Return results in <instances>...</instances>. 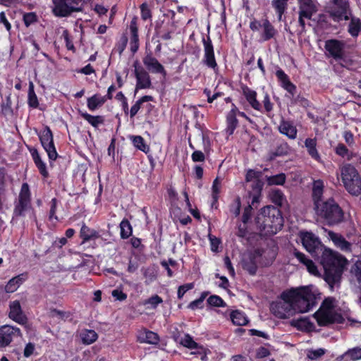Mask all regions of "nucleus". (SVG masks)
I'll list each match as a JSON object with an SVG mask.
<instances>
[{
	"mask_svg": "<svg viewBox=\"0 0 361 361\" xmlns=\"http://www.w3.org/2000/svg\"><path fill=\"white\" fill-rule=\"evenodd\" d=\"M262 176V172L250 169L246 174V182H254L256 179H259Z\"/></svg>",
	"mask_w": 361,
	"mask_h": 361,
	"instance_id": "nucleus-50",
	"label": "nucleus"
},
{
	"mask_svg": "<svg viewBox=\"0 0 361 361\" xmlns=\"http://www.w3.org/2000/svg\"><path fill=\"white\" fill-rule=\"evenodd\" d=\"M82 116L93 127L97 128L99 125L104 123V119L102 116H92L87 113H82Z\"/></svg>",
	"mask_w": 361,
	"mask_h": 361,
	"instance_id": "nucleus-36",
	"label": "nucleus"
},
{
	"mask_svg": "<svg viewBox=\"0 0 361 361\" xmlns=\"http://www.w3.org/2000/svg\"><path fill=\"white\" fill-rule=\"evenodd\" d=\"M105 102V97H101L98 94H94V96L87 99V106L90 110L94 111L98 107L101 106Z\"/></svg>",
	"mask_w": 361,
	"mask_h": 361,
	"instance_id": "nucleus-30",
	"label": "nucleus"
},
{
	"mask_svg": "<svg viewBox=\"0 0 361 361\" xmlns=\"http://www.w3.org/2000/svg\"><path fill=\"white\" fill-rule=\"evenodd\" d=\"M325 353V350L323 348H319L317 350H307V356L310 360H317Z\"/></svg>",
	"mask_w": 361,
	"mask_h": 361,
	"instance_id": "nucleus-48",
	"label": "nucleus"
},
{
	"mask_svg": "<svg viewBox=\"0 0 361 361\" xmlns=\"http://www.w3.org/2000/svg\"><path fill=\"white\" fill-rule=\"evenodd\" d=\"M293 255L298 259L300 263L303 264L306 267L307 271L311 274L314 276L319 275L317 266L311 259L307 258L305 254L295 249L293 252Z\"/></svg>",
	"mask_w": 361,
	"mask_h": 361,
	"instance_id": "nucleus-20",
	"label": "nucleus"
},
{
	"mask_svg": "<svg viewBox=\"0 0 361 361\" xmlns=\"http://www.w3.org/2000/svg\"><path fill=\"white\" fill-rule=\"evenodd\" d=\"M9 309L8 317L10 319L21 325H27V317L24 314L18 300L11 302Z\"/></svg>",
	"mask_w": 361,
	"mask_h": 361,
	"instance_id": "nucleus-16",
	"label": "nucleus"
},
{
	"mask_svg": "<svg viewBox=\"0 0 361 361\" xmlns=\"http://www.w3.org/2000/svg\"><path fill=\"white\" fill-rule=\"evenodd\" d=\"M16 336H21L20 329L11 325L2 326L0 328V347L8 345Z\"/></svg>",
	"mask_w": 361,
	"mask_h": 361,
	"instance_id": "nucleus-15",
	"label": "nucleus"
},
{
	"mask_svg": "<svg viewBox=\"0 0 361 361\" xmlns=\"http://www.w3.org/2000/svg\"><path fill=\"white\" fill-rule=\"evenodd\" d=\"M317 295L319 294L312 286L293 288L283 293L284 298L290 302L295 313L307 312L312 309L316 304Z\"/></svg>",
	"mask_w": 361,
	"mask_h": 361,
	"instance_id": "nucleus-2",
	"label": "nucleus"
},
{
	"mask_svg": "<svg viewBox=\"0 0 361 361\" xmlns=\"http://www.w3.org/2000/svg\"><path fill=\"white\" fill-rule=\"evenodd\" d=\"M28 104L32 108H37L39 105L37 97L34 91V84L32 81L29 82Z\"/></svg>",
	"mask_w": 361,
	"mask_h": 361,
	"instance_id": "nucleus-38",
	"label": "nucleus"
},
{
	"mask_svg": "<svg viewBox=\"0 0 361 361\" xmlns=\"http://www.w3.org/2000/svg\"><path fill=\"white\" fill-rule=\"evenodd\" d=\"M299 18L298 23L302 27V30H305V23L304 18L310 20L318 9L316 4L312 0H298Z\"/></svg>",
	"mask_w": 361,
	"mask_h": 361,
	"instance_id": "nucleus-9",
	"label": "nucleus"
},
{
	"mask_svg": "<svg viewBox=\"0 0 361 361\" xmlns=\"http://www.w3.org/2000/svg\"><path fill=\"white\" fill-rule=\"evenodd\" d=\"M33 159L35 161V163L36 166H37L39 171H40L41 174L44 177H47L48 176V171L46 168L45 164L42 161L38 152L36 151L34 153H32Z\"/></svg>",
	"mask_w": 361,
	"mask_h": 361,
	"instance_id": "nucleus-39",
	"label": "nucleus"
},
{
	"mask_svg": "<svg viewBox=\"0 0 361 361\" xmlns=\"http://www.w3.org/2000/svg\"><path fill=\"white\" fill-rule=\"evenodd\" d=\"M113 297L116 298V300L122 301L126 299L127 295L126 293H123L121 290L118 289L114 290L112 291Z\"/></svg>",
	"mask_w": 361,
	"mask_h": 361,
	"instance_id": "nucleus-60",
	"label": "nucleus"
},
{
	"mask_svg": "<svg viewBox=\"0 0 361 361\" xmlns=\"http://www.w3.org/2000/svg\"><path fill=\"white\" fill-rule=\"evenodd\" d=\"M35 345L32 343H29L25 345L24 349V356L26 357H30L34 352Z\"/></svg>",
	"mask_w": 361,
	"mask_h": 361,
	"instance_id": "nucleus-62",
	"label": "nucleus"
},
{
	"mask_svg": "<svg viewBox=\"0 0 361 361\" xmlns=\"http://www.w3.org/2000/svg\"><path fill=\"white\" fill-rule=\"evenodd\" d=\"M231 319L233 324L237 326H244L248 323L247 317L238 310L233 311L231 313Z\"/></svg>",
	"mask_w": 361,
	"mask_h": 361,
	"instance_id": "nucleus-29",
	"label": "nucleus"
},
{
	"mask_svg": "<svg viewBox=\"0 0 361 361\" xmlns=\"http://www.w3.org/2000/svg\"><path fill=\"white\" fill-rule=\"evenodd\" d=\"M252 183V191L251 192L261 193V190L264 185L263 182L259 178Z\"/></svg>",
	"mask_w": 361,
	"mask_h": 361,
	"instance_id": "nucleus-57",
	"label": "nucleus"
},
{
	"mask_svg": "<svg viewBox=\"0 0 361 361\" xmlns=\"http://www.w3.org/2000/svg\"><path fill=\"white\" fill-rule=\"evenodd\" d=\"M243 269L247 270L250 274L253 275L256 273L257 266L250 260V262H245L243 263Z\"/></svg>",
	"mask_w": 361,
	"mask_h": 361,
	"instance_id": "nucleus-54",
	"label": "nucleus"
},
{
	"mask_svg": "<svg viewBox=\"0 0 361 361\" xmlns=\"http://www.w3.org/2000/svg\"><path fill=\"white\" fill-rule=\"evenodd\" d=\"M262 27L264 30L262 34L264 40H269L275 35L276 30L268 20L264 21Z\"/></svg>",
	"mask_w": 361,
	"mask_h": 361,
	"instance_id": "nucleus-31",
	"label": "nucleus"
},
{
	"mask_svg": "<svg viewBox=\"0 0 361 361\" xmlns=\"http://www.w3.org/2000/svg\"><path fill=\"white\" fill-rule=\"evenodd\" d=\"M329 236L338 247L345 251L350 250V244L341 235L333 231H329Z\"/></svg>",
	"mask_w": 361,
	"mask_h": 361,
	"instance_id": "nucleus-23",
	"label": "nucleus"
},
{
	"mask_svg": "<svg viewBox=\"0 0 361 361\" xmlns=\"http://www.w3.org/2000/svg\"><path fill=\"white\" fill-rule=\"evenodd\" d=\"M276 75L279 80L281 82V86H283L284 84H286L290 82V80L288 77V75L284 73L282 70H278L276 73Z\"/></svg>",
	"mask_w": 361,
	"mask_h": 361,
	"instance_id": "nucleus-56",
	"label": "nucleus"
},
{
	"mask_svg": "<svg viewBox=\"0 0 361 361\" xmlns=\"http://www.w3.org/2000/svg\"><path fill=\"white\" fill-rule=\"evenodd\" d=\"M344 357H348L352 360H357L361 359V348H354L349 349L343 355Z\"/></svg>",
	"mask_w": 361,
	"mask_h": 361,
	"instance_id": "nucleus-45",
	"label": "nucleus"
},
{
	"mask_svg": "<svg viewBox=\"0 0 361 361\" xmlns=\"http://www.w3.org/2000/svg\"><path fill=\"white\" fill-rule=\"evenodd\" d=\"M283 301L274 302L271 304L270 310L273 314L280 319L289 318L293 316L295 312L290 302L286 300L282 294Z\"/></svg>",
	"mask_w": 361,
	"mask_h": 361,
	"instance_id": "nucleus-10",
	"label": "nucleus"
},
{
	"mask_svg": "<svg viewBox=\"0 0 361 361\" xmlns=\"http://www.w3.org/2000/svg\"><path fill=\"white\" fill-rule=\"evenodd\" d=\"M2 113L4 115H10L12 114L11 101L10 97L6 98V102L2 104Z\"/></svg>",
	"mask_w": 361,
	"mask_h": 361,
	"instance_id": "nucleus-55",
	"label": "nucleus"
},
{
	"mask_svg": "<svg viewBox=\"0 0 361 361\" xmlns=\"http://www.w3.org/2000/svg\"><path fill=\"white\" fill-rule=\"evenodd\" d=\"M300 238L303 247L310 253L315 252L321 247V243L319 238L311 232L301 231L300 232Z\"/></svg>",
	"mask_w": 361,
	"mask_h": 361,
	"instance_id": "nucleus-14",
	"label": "nucleus"
},
{
	"mask_svg": "<svg viewBox=\"0 0 361 361\" xmlns=\"http://www.w3.org/2000/svg\"><path fill=\"white\" fill-rule=\"evenodd\" d=\"M349 20H350V22L348 26V32L351 36L356 37L361 31V20L360 18L353 16L352 13Z\"/></svg>",
	"mask_w": 361,
	"mask_h": 361,
	"instance_id": "nucleus-28",
	"label": "nucleus"
},
{
	"mask_svg": "<svg viewBox=\"0 0 361 361\" xmlns=\"http://www.w3.org/2000/svg\"><path fill=\"white\" fill-rule=\"evenodd\" d=\"M288 0H273L272 6L279 14V20H281L282 15L285 12Z\"/></svg>",
	"mask_w": 361,
	"mask_h": 361,
	"instance_id": "nucleus-35",
	"label": "nucleus"
},
{
	"mask_svg": "<svg viewBox=\"0 0 361 361\" xmlns=\"http://www.w3.org/2000/svg\"><path fill=\"white\" fill-rule=\"evenodd\" d=\"M207 302L214 307H225L226 305L222 298L216 295H211L207 299Z\"/></svg>",
	"mask_w": 361,
	"mask_h": 361,
	"instance_id": "nucleus-46",
	"label": "nucleus"
},
{
	"mask_svg": "<svg viewBox=\"0 0 361 361\" xmlns=\"http://www.w3.org/2000/svg\"><path fill=\"white\" fill-rule=\"evenodd\" d=\"M335 152L336 154L345 158L347 160H351L354 157L355 154L349 151L343 144H338L335 148Z\"/></svg>",
	"mask_w": 361,
	"mask_h": 361,
	"instance_id": "nucleus-34",
	"label": "nucleus"
},
{
	"mask_svg": "<svg viewBox=\"0 0 361 361\" xmlns=\"http://www.w3.org/2000/svg\"><path fill=\"white\" fill-rule=\"evenodd\" d=\"M136 21H137V18L135 17L132 20V21L130 23V30L131 34H132V35H134L135 39L136 38V35H138V29H137Z\"/></svg>",
	"mask_w": 361,
	"mask_h": 361,
	"instance_id": "nucleus-61",
	"label": "nucleus"
},
{
	"mask_svg": "<svg viewBox=\"0 0 361 361\" xmlns=\"http://www.w3.org/2000/svg\"><path fill=\"white\" fill-rule=\"evenodd\" d=\"M192 159L193 161H204L205 159L204 154L200 150H196L192 154Z\"/></svg>",
	"mask_w": 361,
	"mask_h": 361,
	"instance_id": "nucleus-58",
	"label": "nucleus"
},
{
	"mask_svg": "<svg viewBox=\"0 0 361 361\" xmlns=\"http://www.w3.org/2000/svg\"><path fill=\"white\" fill-rule=\"evenodd\" d=\"M227 123L228 126L226 128V133L228 134V135H231L238 126V120L236 118L235 109H231V111L228 114Z\"/></svg>",
	"mask_w": 361,
	"mask_h": 361,
	"instance_id": "nucleus-26",
	"label": "nucleus"
},
{
	"mask_svg": "<svg viewBox=\"0 0 361 361\" xmlns=\"http://www.w3.org/2000/svg\"><path fill=\"white\" fill-rule=\"evenodd\" d=\"M121 237L126 239L132 234V228L129 221L126 219L123 220L120 224Z\"/></svg>",
	"mask_w": 361,
	"mask_h": 361,
	"instance_id": "nucleus-41",
	"label": "nucleus"
},
{
	"mask_svg": "<svg viewBox=\"0 0 361 361\" xmlns=\"http://www.w3.org/2000/svg\"><path fill=\"white\" fill-rule=\"evenodd\" d=\"M341 177L345 188L353 195L361 193V178L356 169L351 164L340 167Z\"/></svg>",
	"mask_w": 361,
	"mask_h": 361,
	"instance_id": "nucleus-4",
	"label": "nucleus"
},
{
	"mask_svg": "<svg viewBox=\"0 0 361 361\" xmlns=\"http://www.w3.org/2000/svg\"><path fill=\"white\" fill-rule=\"evenodd\" d=\"M30 209V192L29 185L27 183L22 185L19 194L18 202L14 209V214L16 216H23L25 212Z\"/></svg>",
	"mask_w": 361,
	"mask_h": 361,
	"instance_id": "nucleus-11",
	"label": "nucleus"
},
{
	"mask_svg": "<svg viewBox=\"0 0 361 361\" xmlns=\"http://www.w3.org/2000/svg\"><path fill=\"white\" fill-rule=\"evenodd\" d=\"M279 130L290 139H295L296 137V127L290 121L282 120L279 126Z\"/></svg>",
	"mask_w": 361,
	"mask_h": 361,
	"instance_id": "nucleus-21",
	"label": "nucleus"
},
{
	"mask_svg": "<svg viewBox=\"0 0 361 361\" xmlns=\"http://www.w3.org/2000/svg\"><path fill=\"white\" fill-rule=\"evenodd\" d=\"M133 66L135 68V75L137 80L135 90L149 88L152 83L149 73L140 66L138 61H135Z\"/></svg>",
	"mask_w": 361,
	"mask_h": 361,
	"instance_id": "nucleus-13",
	"label": "nucleus"
},
{
	"mask_svg": "<svg viewBox=\"0 0 361 361\" xmlns=\"http://www.w3.org/2000/svg\"><path fill=\"white\" fill-rule=\"evenodd\" d=\"M204 48V62L210 68H215L216 63L214 58L213 45L209 37L203 39Z\"/></svg>",
	"mask_w": 361,
	"mask_h": 361,
	"instance_id": "nucleus-19",
	"label": "nucleus"
},
{
	"mask_svg": "<svg viewBox=\"0 0 361 361\" xmlns=\"http://www.w3.org/2000/svg\"><path fill=\"white\" fill-rule=\"evenodd\" d=\"M323 188L324 185L322 180H318L314 182L312 188V198L314 203V209L317 206L320 205L323 202L321 200L323 194Z\"/></svg>",
	"mask_w": 361,
	"mask_h": 361,
	"instance_id": "nucleus-22",
	"label": "nucleus"
},
{
	"mask_svg": "<svg viewBox=\"0 0 361 361\" xmlns=\"http://www.w3.org/2000/svg\"><path fill=\"white\" fill-rule=\"evenodd\" d=\"M180 344L190 349H197L199 348L198 344L195 342L192 338L188 334L185 335L181 339Z\"/></svg>",
	"mask_w": 361,
	"mask_h": 361,
	"instance_id": "nucleus-44",
	"label": "nucleus"
},
{
	"mask_svg": "<svg viewBox=\"0 0 361 361\" xmlns=\"http://www.w3.org/2000/svg\"><path fill=\"white\" fill-rule=\"evenodd\" d=\"M290 323L298 329L305 331H310L314 326L313 324L310 322L307 317H300L297 319H293Z\"/></svg>",
	"mask_w": 361,
	"mask_h": 361,
	"instance_id": "nucleus-27",
	"label": "nucleus"
},
{
	"mask_svg": "<svg viewBox=\"0 0 361 361\" xmlns=\"http://www.w3.org/2000/svg\"><path fill=\"white\" fill-rule=\"evenodd\" d=\"M163 302L162 299L157 295H153L144 302V305H150L153 308Z\"/></svg>",
	"mask_w": 361,
	"mask_h": 361,
	"instance_id": "nucleus-51",
	"label": "nucleus"
},
{
	"mask_svg": "<svg viewBox=\"0 0 361 361\" xmlns=\"http://www.w3.org/2000/svg\"><path fill=\"white\" fill-rule=\"evenodd\" d=\"M194 284L192 283L184 284L183 286H179L178 290V298L179 299L182 298L184 294L189 290L193 288Z\"/></svg>",
	"mask_w": 361,
	"mask_h": 361,
	"instance_id": "nucleus-53",
	"label": "nucleus"
},
{
	"mask_svg": "<svg viewBox=\"0 0 361 361\" xmlns=\"http://www.w3.org/2000/svg\"><path fill=\"white\" fill-rule=\"evenodd\" d=\"M347 260L337 252L324 249L321 257V264L324 269V280L331 290L340 285L343 268Z\"/></svg>",
	"mask_w": 361,
	"mask_h": 361,
	"instance_id": "nucleus-1",
	"label": "nucleus"
},
{
	"mask_svg": "<svg viewBox=\"0 0 361 361\" xmlns=\"http://www.w3.org/2000/svg\"><path fill=\"white\" fill-rule=\"evenodd\" d=\"M270 354L269 350L264 347L259 348L257 351V357L259 358H263L269 356Z\"/></svg>",
	"mask_w": 361,
	"mask_h": 361,
	"instance_id": "nucleus-63",
	"label": "nucleus"
},
{
	"mask_svg": "<svg viewBox=\"0 0 361 361\" xmlns=\"http://www.w3.org/2000/svg\"><path fill=\"white\" fill-rule=\"evenodd\" d=\"M80 337L84 344L90 345L97 341L98 335L94 330L83 329L80 334Z\"/></svg>",
	"mask_w": 361,
	"mask_h": 361,
	"instance_id": "nucleus-24",
	"label": "nucleus"
},
{
	"mask_svg": "<svg viewBox=\"0 0 361 361\" xmlns=\"http://www.w3.org/2000/svg\"><path fill=\"white\" fill-rule=\"evenodd\" d=\"M271 201L276 205L281 207L286 201L283 193L278 189L272 190L270 192Z\"/></svg>",
	"mask_w": 361,
	"mask_h": 361,
	"instance_id": "nucleus-33",
	"label": "nucleus"
},
{
	"mask_svg": "<svg viewBox=\"0 0 361 361\" xmlns=\"http://www.w3.org/2000/svg\"><path fill=\"white\" fill-rule=\"evenodd\" d=\"M141 9V17L142 19L146 20L147 19H150L152 18V13L150 9L148 8V6L146 3H143L140 6Z\"/></svg>",
	"mask_w": 361,
	"mask_h": 361,
	"instance_id": "nucleus-52",
	"label": "nucleus"
},
{
	"mask_svg": "<svg viewBox=\"0 0 361 361\" xmlns=\"http://www.w3.org/2000/svg\"><path fill=\"white\" fill-rule=\"evenodd\" d=\"M305 147L308 149L309 154L314 159H317L319 157V154L316 149V140L307 138L305 140Z\"/></svg>",
	"mask_w": 361,
	"mask_h": 361,
	"instance_id": "nucleus-42",
	"label": "nucleus"
},
{
	"mask_svg": "<svg viewBox=\"0 0 361 361\" xmlns=\"http://www.w3.org/2000/svg\"><path fill=\"white\" fill-rule=\"evenodd\" d=\"M23 280L20 276L11 279L5 286V290L7 293L15 292L20 285L22 283Z\"/></svg>",
	"mask_w": 361,
	"mask_h": 361,
	"instance_id": "nucleus-37",
	"label": "nucleus"
},
{
	"mask_svg": "<svg viewBox=\"0 0 361 361\" xmlns=\"http://www.w3.org/2000/svg\"><path fill=\"white\" fill-rule=\"evenodd\" d=\"M263 213L267 214L263 221L265 228L269 227L271 233H276L282 228L283 219L279 209L274 207H267L264 209Z\"/></svg>",
	"mask_w": 361,
	"mask_h": 361,
	"instance_id": "nucleus-8",
	"label": "nucleus"
},
{
	"mask_svg": "<svg viewBox=\"0 0 361 361\" xmlns=\"http://www.w3.org/2000/svg\"><path fill=\"white\" fill-rule=\"evenodd\" d=\"M80 237L84 241L90 240L92 238L98 237V233L92 229H90L85 224H83L80 229Z\"/></svg>",
	"mask_w": 361,
	"mask_h": 361,
	"instance_id": "nucleus-32",
	"label": "nucleus"
},
{
	"mask_svg": "<svg viewBox=\"0 0 361 361\" xmlns=\"http://www.w3.org/2000/svg\"><path fill=\"white\" fill-rule=\"evenodd\" d=\"M243 94L251 106L256 110H259L261 105L256 99V92L249 89L248 87H245L243 88Z\"/></svg>",
	"mask_w": 361,
	"mask_h": 361,
	"instance_id": "nucleus-25",
	"label": "nucleus"
},
{
	"mask_svg": "<svg viewBox=\"0 0 361 361\" xmlns=\"http://www.w3.org/2000/svg\"><path fill=\"white\" fill-rule=\"evenodd\" d=\"M317 214L324 218L329 224H336L343 219V212L338 204L331 199L323 202L314 209Z\"/></svg>",
	"mask_w": 361,
	"mask_h": 361,
	"instance_id": "nucleus-5",
	"label": "nucleus"
},
{
	"mask_svg": "<svg viewBox=\"0 0 361 361\" xmlns=\"http://www.w3.org/2000/svg\"><path fill=\"white\" fill-rule=\"evenodd\" d=\"M336 302L334 298H327L323 301L320 308L314 314L319 326L342 322L343 317L336 310Z\"/></svg>",
	"mask_w": 361,
	"mask_h": 361,
	"instance_id": "nucleus-3",
	"label": "nucleus"
},
{
	"mask_svg": "<svg viewBox=\"0 0 361 361\" xmlns=\"http://www.w3.org/2000/svg\"><path fill=\"white\" fill-rule=\"evenodd\" d=\"M282 87L286 90H287L292 96H294L296 87L290 81L286 84H284Z\"/></svg>",
	"mask_w": 361,
	"mask_h": 361,
	"instance_id": "nucleus-64",
	"label": "nucleus"
},
{
	"mask_svg": "<svg viewBox=\"0 0 361 361\" xmlns=\"http://www.w3.org/2000/svg\"><path fill=\"white\" fill-rule=\"evenodd\" d=\"M286 175L284 173H279L275 176H267V180L269 185H282L286 181Z\"/></svg>",
	"mask_w": 361,
	"mask_h": 361,
	"instance_id": "nucleus-40",
	"label": "nucleus"
},
{
	"mask_svg": "<svg viewBox=\"0 0 361 361\" xmlns=\"http://www.w3.org/2000/svg\"><path fill=\"white\" fill-rule=\"evenodd\" d=\"M326 10L334 22L348 20L351 18L352 11L348 0H331Z\"/></svg>",
	"mask_w": 361,
	"mask_h": 361,
	"instance_id": "nucleus-6",
	"label": "nucleus"
},
{
	"mask_svg": "<svg viewBox=\"0 0 361 361\" xmlns=\"http://www.w3.org/2000/svg\"><path fill=\"white\" fill-rule=\"evenodd\" d=\"M325 48L334 59H341L343 55L344 44L338 40L326 41Z\"/></svg>",
	"mask_w": 361,
	"mask_h": 361,
	"instance_id": "nucleus-18",
	"label": "nucleus"
},
{
	"mask_svg": "<svg viewBox=\"0 0 361 361\" xmlns=\"http://www.w3.org/2000/svg\"><path fill=\"white\" fill-rule=\"evenodd\" d=\"M82 0H53V13L56 16L65 17L81 10Z\"/></svg>",
	"mask_w": 361,
	"mask_h": 361,
	"instance_id": "nucleus-7",
	"label": "nucleus"
},
{
	"mask_svg": "<svg viewBox=\"0 0 361 361\" xmlns=\"http://www.w3.org/2000/svg\"><path fill=\"white\" fill-rule=\"evenodd\" d=\"M23 20L26 26H29L36 20V15L34 13H26L24 15Z\"/></svg>",
	"mask_w": 361,
	"mask_h": 361,
	"instance_id": "nucleus-59",
	"label": "nucleus"
},
{
	"mask_svg": "<svg viewBox=\"0 0 361 361\" xmlns=\"http://www.w3.org/2000/svg\"><path fill=\"white\" fill-rule=\"evenodd\" d=\"M143 63L147 68L153 73H160L164 77H166V72L164 67L158 61V60L153 57L151 54H147L143 59Z\"/></svg>",
	"mask_w": 361,
	"mask_h": 361,
	"instance_id": "nucleus-17",
	"label": "nucleus"
},
{
	"mask_svg": "<svg viewBox=\"0 0 361 361\" xmlns=\"http://www.w3.org/2000/svg\"><path fill=\"white\" fill-rule=\"evenodd\" d=\"M132 141L135 147L144 152L149 151V147L145 145L143 138L141 136H133Z\"/></svg>",
	"mask_w": 361,
	"mask_h": 361,
	"instance_id": "nucleus-43",
	"label": "nucleus"
},
{
	"mask_svg": "<svg viewBox=\"0 0 361 361\" xmlns=\"http://www.w3.org/2000/svg\"><path fill=\"white\" fill-rule=\"evenodd\" d=\"M143 275L146 279L145 283H149L156 279V275L152 269L147 267L142 269Z\"/></svg>",
	"mask_w": 361,
	"mask_h": 361,
	"instance_id": "nucleus-49",
	"label": "nucleus"
},
{
	"mask_svg": "<svg viewBox=\"0 0 361 361\" xmlns=\"http://www.w3.org/2000/svg\"><path fill=\"white\" fill-rule=\"evenodd\" d=\"M39 137L41 144L47 152L49 158L51 160H56L58 157V154L54 144L53 134L50 128L47 126L39 133Z\"/></svg>",
	"mask_w": 361,
	"mask_h": 361,
	"instance_id": "nucleus-12",
	"label": "nucleus"
},
{
	"mask_svg": "<svg viewBox=\"0 0 361 361\" xmlns=\"http://www.w3.org/2000/svg\"><path fill=\"white\" fill-rule=\"evenodd\" d=\"M145 338H142V341L150 344H156L159 341V337L157 334L152 331H146Z\"/></svg>",
	"mask_w": 361,
	"mask_h": 361,
	"instance_id": "nucleus-47",
	"label": "nucleus"
}]
</instances>
